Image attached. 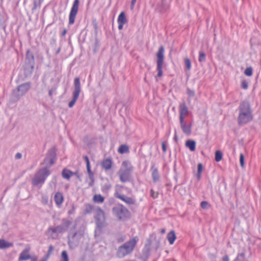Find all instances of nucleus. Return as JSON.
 <instances>
[{"label": "nucleus", "mask_w": 261, "mask_h": 261, "mask_svg": "<svg viewBox=\"0 0 261 261\" xmlns=\"http://www.w3.org/2000/svg\"><path fill=\"white\" fill-rule=\"evenodd\" d=\"M56 149L51 148L49 150L44 159L42 164L45 168L40 169L35 175L32 179L34 186H38L43 184L47 177L50 174L48 168L50 167L56 161Z\"/></svg>", "instance_id": "nucleus-1"}, {"label": "nucleus", "mask_w": 261, "mask_h": 261, "mask_svg": "<svg viewBox=\"0 0 261 261\" xmlns=\"http://www.w3.org/2000/svg\"><path fill=\"white\" fill-rule=\"evenodd\" d=\"M113 215L119 220L126 221L131 217L130 212L122 204L117 203L112 208Z\"/></svg>", "instance_id": "nucleus-2"}, {"label": "nucleus", "mask_w": 261, "mask_h": 261, "mask_svg": "<svg viewBox=\"0 0 261 261\" xmlns=\"http://www.w3.org/2000/svg\"><path fill=\"white\" fill-rule=\"evenodd\" d=\"M138 240L137 237H135L119 246L117 252V256L119 257H123L130 253L134 250Z\"/></svg>", "instance_id": "nucleus-3"}, {"label": "nucleus", "mask_w": 261, "mask_h": 261, "mask_svg": "<svg viewBox=\"0 0 261 261\" xmlns=\"http://www.w3.org/2000/svg\"><path fill=\"white\" fill-rule=\"evenodd\" d=\"M165 48L163 45H161L156 54V70L157 76L161 77L163 75V67L164 61Z\"/></svg>", "instance_id": "nucleus-4"}, {"label": "nucleus", "mask_w": 261, "mask_h": 261, "mask_svg": "<svg viewBox=\"0 0 261 261\" xmlns=\"http://www.w3.org/2000/svg\"><path fill=\"white\" fill-rule=\"evenodd\" d=\"M73 85L74 90L73 92L72 98L68 103V107L69 108H72L75 105L81 91L80 79L79 77H76L74 79Z\"/></svg>", "instance_id": "nucleus-5"}, {"label": "nucleus", "mask_w": 261, "mask_h": 261, "mask_svg": "<svg viewBox=\"0 0 261 261\" xmlns=\"http://www.w3.org/2000/svg\"><path fill=\"white\" fill-rule=\"evenodd\" d=\"M254 118L253 113H239L237 118V122L239 126L246 125L253 121Z\"/></svg>", "instance_id": "nucleus-6"}, {"label": "nucleus", "mask_w": 261, "mask_h": 261, "mask_svg": "<svg viewBox=\"0 0 261 261\" xmlns=\"http://www.w3.org/2000/svg\"><path fill=\"white\" fill-rule=\"evenodd\" d=\"M81 237V234L74 231V230L69 232L68 236V243L69 247L70 248H74L76 247L79 245Z\"/></svg>", "instance_id": "nucleus-7"}, {"label": "nucleus", "mask_w": 261, "mask_h": 261, "mask_svg": "<svg viewBox=\"0 0 261 261\" xmlns=\"http://www.w3.org/2000/svg\"><path fill=\"white\" fill-rule=\"evenodd\" d=\"M96 225L95 230V236H99L103 233V228L107 226L106 218L95 220Z\"/></svg>", "instance_id": "nucleus-8"}, {"label": "nucleus", "mask_w": 261, "mask_h": 261, "mask_svg": "<svg viewBox=\"0 0 261 261\" xmlns=\"http://www.w3.org/2000/svg\"><path fill=\"white\" fill-rule=\"evenodd\" d=\"M79 0L74 1L69 16V24H72L74 22L75 18L79 10Z\"/></svg>", "instance_id": "nucleus-9"}, {"label": "nucleus", "mask_w": 261, "mask_h": 261, "mask_svg": "<svg viewBox=\"0 0 261 261\" xmlns=\"http://www.w3.org/2000/svg\"><path fill=\"white\" fill-rule=\"evenodd\" d=\"M133 172L126 171L122 169H120L118 171V175L120 180L122 182H126L130 181L132 178Z\"/></svg>", "instance_id": "nucleus-10"}, {"label": "nucleus", "mask_w": 261, "mask_h": 261, "mask_svg": "<svg viewBox=\"0 0 261 261\" xmlns=\"http://www.w3.org/2000/svg\"><path fill=\"white\" fill-rule=\"evenodd\" d=\"M239 113H253V110L250 102L248 100L242 101L238 107Z\"/></svg>", "instance_id": "nucleus-11"}, {"label": "nucleus", "mask_w": 261, "mask_h": 261, "mask_svg": "<svg viewBox=\"0 0 261 261\" xmlns=\"http://www.w3.org/2000/svg\"><path fill=\"white\" fill-rule=\"evenodd\" d=\"M181 128L184 134L189 136L192 133V123L185 121V119L179 120Z\"/></svg>", "instance_id": "nucleus-12"}, {"label": "nucleus", "mask_w": 261, "mask_h": 261, "mask_svg": "<svg viewBox=\"0 0 261 261\" xmlns=\"http://www.w3.org/2000/svg\"><path fill=\"white\" fill-rule=\"evenodd\" d=\"M114 196L116 198H118L121 200L124 201L128 205H134L136 203V200L135 199L132 197H127L124 195H121L117 192H116L114 193Z\"/></svg>", "instance_id": "nucleus-13"}, {"label": "nucleus", "mask_w": 261, "mask_h": 261, "mask_svg": "<svg viewBox=\"0 0 261 261\" xmlns=\"http://www.w3.org/2000/svg\"><path fill=\"white\" fill-rule=\"evenodd\" d=\"M62 231V228L59 226L55 227H50L47 229L46 234L53 239H55L58 237V234Z\"/></svg>", "instance_id": "nucleus-14"}, {"label": "nucleus", "mask_w": 261, "mask_h": 261, "mask_svg": "<svg viewBox=\"0 0 261 261\" xmlns=\"http://www.w3.org/2000/svg\"><path fill=\"white\" fill-rule=\"evenodd\" d=\"M151 177L154 183H156L160 180V175L158 168L155 166L154 163H151L150 168Z\"/></svg>", "instance_id": "nucleus-15"}, {"label": "nucleus", "mask_w": 261, "mask_h": 261, "mask_svg": "<svg viewBox=\"0 0 261 261\" xmlns=\"http://www.w3.org/2000/svg\"><path fill=\"white\" fill-rule=\"evenodd\" d=\"M179 120L185 119L188 115L189 110L185 102L180 103L179 105Z\"/></svg>", "instance_id": "nucleus-16"}, {"label": "nucleus", "mask_w": 261, "mask_h": 261, "mask_svg": "<svg viewBox=\"0 0 261 261\" xmlns=\"http://www.w3.org/2000/svg\"><path fill=\"white\" fill-rule=\"evenodd\" d=\"M151 244V240L150 239H148L147 243L145 244L142 250V255L146 260L148 259L150 254Z\"/></svg>", "instance_id": "nucleus-17"}, {"label": "nucleus", "mask_w": 261, "mask_h": 261, "mask_svg": "<svg viewBox=\"0 0 261 261\" xmlns=\"http://www.w3.org/2000/svg\"><path fill=\"white\" fill-rule=\"evenodd\" d=\"M73 177V180L74 181L77 183V180L79 181H81V175L79 174V172L78 170H76L75 172H72L69 170L66 169V179L69 180L70 177Z\"/></svg>", "instance_id": "nucleus-18"}, {"label": "nucleus", "mask_w": 261, "mask_h": 261, "mask_svg": "<svg viewBox=\"0 0 261 261\" xmlns=\"http://www.w3.org/2000/svg\"><path fill=\"white\" fill-rule=\"evenodd\" d=\"M30 251V247H26L20 254L18 260L19 261H23V260H27L30 259L31 258V256L29 253Z\"/></svg>", "instance_id": "nucleus-19"}, {"label": "nucleus", "mask_w": 261, "mask_h": 261, "mask_svg": "<svg viewBox=\"0 0 261 261\" xmlns=\"http://www.w3.org/2000/svg\"><path fill=\"white\" fill-rule=\"evenodd\" d=\"M127 19L124 12H121L118 16L117 22L118 23V29L121 30L122 29L123 25L127 22Z\"/></svg>", "instance_id": "nucleus-20"}, {"label": "nucleus", "mask_w": 261, "mask_h": 261, "mask_svg": "<svg viewBox=\"0 0 261 261\" xmlns=\"http://www.w3.org/2000/svg\"><path fill=\"white\" fill-rule=\"evenodd\" d=\"M112 164L113 161L112 159L111 158H108L104 159L102 161L101 163V166L103 169L107 171L112 168Z\"/></svg>", "instance_id": "nucleus-21"}, {"label": "nucleus", "mask_w": 261, "mask_h": 261, "mask_svg": "<svg viewBox=\"0 0 261 261\" xmlns=\"http://www.w3.org/2000/svg\"><path fill=\"white\" fill-rule=\"evenodd\" d=\"M120 169L133 172L134 170V167L132 165L131 162L128 160H125L122 163V166Z\"/></svg>", "instance_id": "nucleus-22"}, {"label": "nucleus", "mask_w": 261, "mask_h": 261, "mask_svg": "<svg viewBox=\"0 0 261 261\" xmlns=\"http://www.w3.org/2000/svg\"><path fill=\"white\" fill-rule=\"evenodd\" d=\"M103 218H106L104 211L100 207H98L96 210L94 219H102L103 220Z\"/></svg>", "instance_id": "nucleus-23"}, {"label": "nucleus", "mask_w": 261, "mask_h": 261, "mask_svg": "<svg viewBox=\"0 0 261 261\" xmlns=\"http://www.w3.org/2000/svg\"><path fill=\"white\" fill-rule=\"evenodd\" d=\"M30 85L29 83H25L20 85L18 88V92H20V94L22 95L26 93L30 89Z\"/></svg>", "instance_id": "nucleus-24"}, {"label": "nucleus", "mask_w": 261, "mask_h": 261, "mask_svg": "<svg viewBox=\"0 0 261 261\" xmlns=\"http://www.w3.org/2000/svg\"><path fill=\"white\" fill-rule=\"evenodd\" d=\"M176 238V236L174 230H171L167 234V239L171 245L174 243Z\"/></svg>", "instance_id": "nucleus-25"}, {"label": "nucleus", "mask_w": 261, "mask_h": 261, "mask_svg": "<svg viewBox=\"0 0 261 261\" xmlns=\"http://www.w3.org/2000/svg\"><path fill=\"white\" fill-rule=\"evenodd\" d=\"M186 146L188 147L191 151H194L196 149V142L192 140H188L186 142Z\"/></svg>", "instance_id": "nucleus-26"}, {"label": "nucleus", "mask_w": 261, "mask_h": 261, "mask_svg": "<svg viewBox=\"0 0 261 261\" xmlns=\"http://www.w3.org/2000/svg\"><path fill=\"white\" fill-rule=\"evenodd\" d=\"M87 170L89 178L90 180V182L89 183V186L90 187H92V186H93V185L94 183V181H95L94 174H93V172L91 171L90 167L87 168Z\"/></svg>", "instance_id": "nucleus-27"}, {"label": "nucleus", "mask_w": 261, "mask_h": 261, "mask_svg": "<svg viewBox=\"0 0 261 261\" xmlns=\"http://www.w3.org/2000/svg\"><path fill=\"white\" fill-rule=\"evenodd\" d=\"M55 202L58 205H60L63 201V196L60 193H57L54 197Z\"/></svg>", "instance_id": "nucleus-28"}, {"label": "nucleus", "mask_w": 261, "mask_h": 261, "mask_svg": "<svg viewBox=\"0 0 261 261\" xmlns=\"http://www.w3.org/2000/svg\"><path fill=\"white\" fill-rule=\"evenodd\" d=\"M172 0H162V8L161 11L165 12L169 7L170 4Z\"/></svg>", "instance_id": "nucleus-29"}, {"label": "nucleus", "mask_w": 261, "mask_h": 261, "mask_svg": "<svg viewBox=\"0 0 261 261\" xmlns=\"http://www.w3.org/2000/svg\"><path fill=\"white\" fill-rule=\"evenodd\" d=\"M104 200V197L100 194H95L93 197V201L95 203H102Z\"/></svg>", "instance_id": "nucleus-30"}, {"label": "nucleus", "mask_w": 261, "mask_h": 261, "mask_svg": "<svg viewBox=\"0 0 261 261\" xmlns=\"http://www.w3.org/2000/svg\"><path fill=\"white\" fill-rule=\"evenodd\" d=\"M12 246H13L12 243L8 242L3 239H0V249L9 248Z\"/></svg>", "instance_id": "nucleus-31"}, {"label": "nucleus", "mask_w": 261, "mask_h": 261, "mask_svg": "<svg viewBox=\"0 0 261 261\" xmlns=\"http://www.w3.org/2000/svg\"><path fill=\"white\" fill-rule=\"evenodd\" d=\"M118 151L119 153H120L121 154L128 152H129L128 146L127 145H124V144L121 145L118 149Z\"/></svg>", "instance_id": "nucleus-32"}, {"label": "nucleus", "mask_w": 261, "mask_h": 261, "mask_svg": "<svg viewBox=\"0 0 261 261\" xmlns=\"http://www.w3.org/2000/svg\"><path fill=\"white\" fill-rule=\"evenodd\" d=\"M93 209V206L89 203H86L85 204V209L84 211V214L87 215L91 213Z\"/></svg>", "instance_id": "nucleus-33"}, {"label": "nucleus", "mask_w": 261, "mask_h": 261, "mask_svg": "<svg viewBox=\"0 0 261 261\" xmlns=\"http://www.w3.org/2000/svg\"><path fill=\"white\" fill-rule=\"evenodd\" d=\"M111 184L109 181H108L102 186L101 191L103 193H108V191L111 189Z\"/></svg>", "instance_id": "nucleus-34"}, {"label": "nucleus", "mask_w": 261, "mask_h": 261, "mask_svg": "<svg viewBox=\"0 0 261 261\" xmlns=\"http://www.w3.org/2000/svg\"><path fill=\"white\" fill-rule=\"evenodd\" d=\"M223 157L222 152L220 150H217L215 152V161L217 162L222 160Z\"/></svg>", "instance_id": "nucleus-35"}, {"label": "nucleus", "mask_w": 261, "mask_h": 261, "mask_svg": "<svg viewBox=\"0 0 261 261\" xmlns=\"http://www.w3.org/2000/svg\"><path fill=\"white\" fill-rule=\"evenodd\" d=\"M206 60V54L203 51L199 52L198 61L199 62H203Z\"/></svg>", "instance_id": "nucleus-36"}, {"label": "nucleus", "mask_w": 261, "mask_h": 261, "mask_svg": "<svg viewBox=\"0 0 261 261\" xmlns=\"http://www.w3.org/2000/svg\"><path fill=\"white\" fill-rule=\"evenodd\" d=\"M245 252H242L238 254L237 257L235 258L234 261H245Z\"/></svg>", "instance_id": "nucleus-37"}, {"label": "nucleus", "mask_w": 261, "mask_h": 261, "mask_svg": "<svg viewBox=\"0 0 261 261\" xmlns=\"http://www.w3.org/2000/svg\"><path fill=\"white\" fill-rule=\"evenodd\" d=\"M244 74L248 76H251L253 74V68L251 66L247 67L245 71Z\"/></svg>", "instance_id": "nucleus-38"}, {"label": "nucleus", "mask_w": 261, "mask_h": 261, "mask_svg": "<svg viewBox=\"0 0 261 261\" xmlns=\"http://www.w3.org/2000/svg\"><path fill=\"white\" fill-rule=\"evenodd\" d=\"M187 94L188 95V100L190 101L189 98L191 97H193L195 95V91L193 90H191L190 88H188L187 89Z\"/></svg>", "instance_id": "nucleus-39"}, {"label": "nucleus", "mask_w": 261, "mask_h": 261, "mask_svg": "<svg viewBox=\"0 0 261 261\" xmlns=\"http://www.w3.org/2000/svg\"><path fill=\"white\" fill-rule=\"evenodd\" d=\"M184 61L186 69L188 70H190L191 68V60L189 58H186L185 59Z\"/></svg>", "instance_id": "nucleus-40"}, {"label": "nucleus", "mask_w": 261, "mask_h": 261, "mask_svg": "<svg viewBox=\"0 0 261 261\" xmlns=\"http://www.w3.org/2000/svg\"><path fill=\"white\" fill-rule=\"evenodd\" d=\"M241 86L242 89L246 90L248 88V84L246 80H244L241 81Z\"/></svg>", "instance_id": "nucleus-41"}, {"label": "nucleus", "mask_w": 261, "mask_h": 261, "mask_svg": "<svg viewBox=\"0 0 261 261\" xmlns=\"http://www.w3.org/2000/svg\"><path fill=\"white\" fill-rule=\"evenodd\" d=\"M42 2V0H34V8L36 9L37 7H40Z\"/></svg>", "instance_id": "nucleus-42"}, {"label": "nucleus", "mask_w": 261, "mask_h": 261, "mask_svg": "<svg viewBox=\"0 0 261 261\" xmlns=\"http://www.w3.org/2000/svg\"><path fill=\"white\" fill-rule=\"evenodd\" d=\"M208 205L209 204H208V202H207L206 201H203L200 203L201 207L203 208V209H207V208H208Z\"/></svg>", "instance_id": "nucleus-43"}, {"label": "nucleus", "mask_w": 261, "mask_h": 261, "mask_svg": "<svg viewBox=\"0 0 261 261\" xmlns=\"http://www.w3.org/2000/svg\"><path fill=\"white\" fill-rule=\"evenodd\" d=\"M240 165L242 167H243L244 166V155L243 153L240 154Z\"/></svg>", "instance_id": "nucleus-44"}, {"label": "nucleus", "mask_w": 261, "mask_h": 261, "mask_svg": "<svg viewBox=\"0 0 261 261\" xmlns=\"http://www.w3.org/2000/svg\"><path fill=\"white\" fill-rule=\"evenodd\" d=\"M53 250H54L53 246L52 245H50L49 247V249H48V252H47V254L46 255L45 257H46L47 258H48L49 257L50 255L52 253Z\"/></svg>", "instance_id": "nucleus-45"}, {"label": "nucleus", "mask_w": 261, "mask_h": 261, "mask_svg": "<svg viewBox=\"0 0 261 261\" xmlns=\"http://www.w3.org/2000/svg\"><path fill=\"white\" fill-rule=\"evenodd\" d=\"M83 158L86 163V168L90 167V161L88 156L87 155H84Z\"/></svg>", "instance_id": "nucleus-46"}, {"label": "nucleus", "mask_w": 261, "mask_h": 261, "mask_svg": "<svg viewBox=\"0 0 261 261\" xmlns=\"http://www.w3.org/2000/svg\"><path fill=\"white\" fill-rule=\"evenodd\" d=\"M150 192V196L151 197H152L154 199L158 197V193L155 194V192H154L153 189H151Z\"/></svg>", "instance_id": "nucleus-47"}, {"label": "nucleus", "mask_w": 261, "mask_h": 261, "mask_svg": "<svg viewBox=\"0 0 261 261\" xmlns=\"http://www.w3.org/2000/svg\"><path fill=\"white\" fill-rule=\"evenodd\" d=\"M202 170H203V165L201 163H199L198 164L197 172L202 173Z\"/></svg>", "instance_id": "nucleus-48"}, {"label": "nucleus", "mask_w": 261, "mask_h": 261, "mask_svg": "<svg viewBox=\"0 0 261 261\" xmlns=\"http://www.w3.org/2000/svg\"><path fill=\"white\" fill-rule=\"evenodd\" d=\"M162 147L163 152L165 153L167 151V146L165 142L162 143Z\"/></svg>", "instance_id": "nucleus-49"}, {"label": "nucleus", "mask_w": 261, "mask_h": 261, "mask_svg": "<svg viewBox=\"0 0 261 261\" xmlns=\"http://www.w3.org/2000/svg\"><path fill=\"white\" fill-rule=\"evenodd\" d=\"M136 2V0H132L130 3V9L133 10Z\"/></svg>", "instance_id": "nucleus-50"}, {"label": "nucleus", "mask_w": 261, "mask_h": 261, "mask_svg": "<svg viewBox=\"0 0 261 261\" xmlns=\"http://www.w3.org/2000/svg\"><path fill=\"white\" fill-rule=\"evenodd\" d=\"M75 208L74 206L73 205L72 207V210H69L68 212V214L69 215H71V214L74 213V211H75Z\"/></svg>", "instance_id": "nucleus-51"}, {"label": "nucleus", "mask_w": 261, "mask_h": 261, "mask_svg": "<svg viewBox=\"0 0 261 261\" xmlns=\"http://www.w3.org/2000/svg\"><path fill=\"white\" fill-rule=\"evenodd\" d=\"M222 260V261H229V258L227 255H225L223 256Z\"/></svg>", "instance_id": "nucleus-52"}, {"label": "nucleus", "mask_w": 261, "mask_h": 261, "mask_svg": "<svg viewBox=\"0 0 261 261\" xmlns=\"http://www.w3.org/2000/svg\"><path fill=\"white\" fill-rule=\"evenodd\" d=\"M62 257L63 258L62 261H65V250L62 252Z\"/></svg>", "instance_id": "nucleus-53"}, {"label": "nucleus", "mask_w": 261, "mask_h": 261, "mask_svg": "<svg viewBox=\"0 0 261 261\" xmlns=\"http://www.w3.org/2000/svg\"><path fill=\"white\" fill-rule=\"evenodd\" d=\"M21 156H22V155L20 153H17L15 155V158L16 159H21Z\"/></svg>", "instance_id": "nucleus-54"}, {"label": "nucleus", "mask_w": 261, "mask_h": 261, "mask_svg": "<svg viewBox=\"0 0 261 261\" xmlns=\"http://www.w3.org/2000/svg\"><path fill=\"white\" fill-rule=\"evenodd\" d=\"M72 223V222L69 221V220H68V221H66V227H68L69 226V225H70Z\"/></svg>", "instance_id": "nucleus-55"}, {"label": "nucleus", "mask_w": 261, "mask_h": 261, "mask_svg": "<svg viewBox=\"0 0 261 261\" xmlns=\"http://www.w3.org/2000/svg\"><path fill=\"white\" fill-rule=\"evenodd\" d=\"M201 173L197 172V177L198 180H199L201 178Z\"/></svg>", "instance_id": "nucleus-56"}, {"label": "nucleus", "mask_w": 261, "mask_h": 261, "mask_svg": "<svg viewBox=\"0 0 261 261\" xmlns=\"http://www.w3.org/2000/svg\"><path fill=\"white\" fill-rule=\"evenodd\" d=\"M62 175L64 178H65V169H63L62 172Z\"/></svg>", "instance_id": "nucleus-57"}, {"label": "nucleus", "mask_w": 261, "mask_h": 261, "mask_svg": "<svg viewBox=\"0 0 261 261\" xmlns=\"http://www.w3.org/2000/svg\"><path fill=\"white\" fill-rule=\"evenodd\" d=\"M166 230L165 228H162L160 230V232L162 234H164L165 233Z\"/></svg>", "instance_id": "nucleus-58"}, {"label": "nucleus", "mask_w": 261, "mask_h": 261, "mask_svg": "<svg viewBox=\"0 0 261 261\" xmlns=\"http://www.w3.org/2000/svg\"><path fill=\"white\" fill-rule=\"evenodd\" d=\"M174 140L175 141H177V140H178V138H177V136L176 135V134H175V135H174Z\"/></svg>", "instance_id": "nucleus-59"}, {"label": "nucleus", "mask_w": 261, "mask_h": 261, "mask_svg": "<svg viewBox=\"0 0 261 261\" xmlns=\"http://www.w3.org/2000/svg\"><path fill=\"white\" fill-rule=\"evenodd\" d=\"M48 259V258H47L46 257H45L44 258H43V259H41V260H40V261H47Z\"/></svg>", "instance_id": "nucleus-60"}, {"label": "nucleus", "mask_w": 261, "mask_h": 261, "mask_svg": "<svg viewBox=\"0 0 261 261\" xmlns=\"http://www.w3.org/2000/svg\"><path fill=\"white\" fill-rule=\"evenodd\" d=\"M75 225H75V223H73V225H72V227L74 228V229H75Z\"/></svg>", "instance_id": "nucleus-61"}, {"label": "nucleus", "mask_w": 261, "mask_h": 261, "mask_svg": "<svg viewBox=\"0 0 261 261\" xmlns=\"http://www.w3.org/2000/svg\"><path fill=\"white\" fill-rule=\"evenodd\" d=\"M94 28H95V29H97V23H95V24H94Z\"/></svg>", "instance_id": "nucleus-62"}, {"label": "nucleus", "mask_w": 261, "mask_h": 261, "mask_svg": "<svg viewBox=\"0 0 261 261\" xmlns=\"http://www.w3.org/2000/svg\"><path fill=\"white\" fill-rule=\"evenodd\" d=\"M62 34L64 35L65 34V30L63 31Z\"/></svg>", "instance_id": "nucleus-63"}, {"label": "nucleus", "mask_w": 261, "mask_h": 261, "mask_svg": "<svg viewBox=\"0 0 261 261\" xmlns=\"http://www.w3.org/2000/svg\"><path fill=\"white\" fill-rule=\"evenodd\" d=\"M123 241V239H120V240H118V242H122Z\"/></svg>", "instance_id": "nucleus-64"}]
</instances>
